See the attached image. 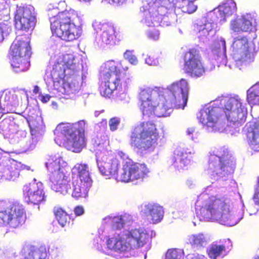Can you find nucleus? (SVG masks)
<instances>
[{"instance_id": "obj_1", "label": "nucleus", "mask_w": 259, "mask_h": 259, "mask_svg": "<svg viewBox=\"0 0 259 259\" xmlns=\"http://www.w3.org/2000/svg\"><path fill=\"white\" fill-rule=\"evenodd\" d=\"M171 96L168 95L159 107L157 98L159 96V89L145 88L139 94L140 109L144 117L150 118L153 116H165L170 108L184 109L187 105L188 96V83L185 79L172 83L169 88Z\"/></svg>"}, {"instance_id": "obj_2", "label": "nucleus", "mask_w": 259, "mask_h": 259, "mask_svg": "<svg viewBox=\"0 0 259 259\" xmlns=\"http://www.w3.org/2000/svg\"><path fill=\"white\" fill-rule=\"evenodd\" d=\"M85 125L84 120L73 123H59L54 132L56 143L59 146L64 145L68 150L73 152H80L86 146Z\"/></svg>"}, {"instance_id": "obj_3", "label": "nucleus", "mask_w": 259, "mask_h": 259, "mask_svg": "<svg viewBox=\"0 0 259 259\" xmlns=\"http://www.w3.org/2000/svg\"><path fill=\"white\" fill-rule=\"evenodd\" d=\"M178 7L174 0H163L159 3L150 2L143 6L144 18L142 20L146 27H167L174 24L176 15L170 10Z\"/></svg>"}, {"instance_id": "obj_4", "label": "nucleus", "mask_w": 259, "mask_h": 259, "mask_svg": "<svg viewBox=\"0 0 259 259\" xmlns=\"http://www.w3.org/2000/svg\"><path fill=\"white\" fill-rule=\"evenodd\" d=\"M125 237L117 234L109 237L106 245L109 250L122 253L127 252L133 248H140L152 241V232L141 228L133 229L124 234Z\"/></svg>"}, {"instance_id": "obj_5", "label": "nucleus", "mask_w": 259, "mask_h": 259, "mask_svg": "<svg viewBox=\"0 0 259 259\" xmlns=\"http://www.w3.org/2000/svg\"><path fill=\"white\" fill-rule=\"evenodd\" d=\"M160 138L156 124L152 121L140 122L132 130L130 144L138 153L153 150Z\"/></svg>"}, {"instance_id": "obj_6", "label": "nucleus", "mask_w": 259, "mask_h": 259, "mask_svg": "<svg viewBox=\"0 0 259 259\" xmlns=\"http://www.w3.org/2000/svg\"><path fill=\"white\" fill-rule=\"evenodd\" d=\"M78 18L77 13L71 9L59 12L56 16L52 17L50 28L53 35L65 41L78 39L82 33L81 28L74 23Z\"/></svg>"}, {"instance_id": "obj_7", "label": "nucleus", "mask_w": 259, "mask_h": 259, "mask_svg": "<svg viewBox=\"0 0 259 259\" xmlns=\"http://www.w3.org/2000/svg\"><path fill=\"white\" fill-rule=\"evenodd\" d=\"M233 202L224 196L211 195L200 209V217L207 221H226L232 217Z\"/></svg>"}, {"instance_id": "obj_8", "label": "nucleus", "mask_w": 259, "mask_h": 259, "mask_svg": "<svg viewBox=\"0 0 259 259\" xmlns=\"http://www.w3.org/2000/svg\"><path fill=\"white\" fill-rule=\"evenodd\" d=\"M121 63L113 60L106 61L101 66L99 91L101 96L109 98L115 90L121 87Z\"/></svg>"}, {"instance_id": "obj_9", "label": "nucleus", "mask_w": 259, "mask_h": 259, "mask_svg": "<svg viewBox=\"0 0 259 259\" xmlns=\"http://www.w3.org/2000/svg\"><path fill=\"white\" fill-rule=\"evenodd\" d=\"M26 219V211L22 203L0 200V228H17L25 223Z\"/></svg>"}, {"instance_id": "obj_10", "label": "nucleus", "mask_w": 259, "mask_h": 259, "mask_svg": "<svg viewBox=\"0 0 259 259\" xmlns=\"http://www.w3.org/2000/svg\"><path fill=\"white\" fill-rule=\"evenodd\" d=\"M228 124L226 130L234 134L239 132V128L246 121L247 111L242 107L241 99L238 96L230 97L226 99L223 107Z\"/></svg>"}, {"instance_id": "obj_11", "label": "nucleus", "mask_w": 259, "mask_h": 259, "mask_svg": "<svg viewBox=\"0 0 259 259\" xmlns=\"http://www.w3.org/2000/svg\"><path fill=\"white\" fill-rule=\"evenodd\" d=\"M30 41L27 35L18 36L10 47L11 65L16 72L25 71L30 66L28 60L32 54Z\"/></svg>"}, {"instance_id": "obj_12", "label": "nucleus", "mask_w": 259, "mask_h": 259, "mask_svg": "<svg viewBox=\"0 0 259 259\" xmlns=\"http://www.w3.org/2000/svg\"><path fill=\"white\" fill-rule=\"evenodd\" d=\"M208 167L216 175L224 177L234 173L235 162L229 150L221 147L210 154Z\"/></svg>"}, {"instance_id": "obj_13", "label": "nucleus", "mask_w": 259, "mask_h": 259, "mask_svg": "<svg viewBox=\"0 0 259 259\" xmlns=\"http://www.w3.org/2000/svg\"><path fill=\"white\" fill-rule=\"evenodd\" d=\"M223 108L209 106L201 109L197 118L204 126L210 132H222L226 130V125L222 120Z\"/></svg>"}, {"instance_id": "obj_14", "label": "nucleus", "mask_w": 259, "mask_h": 259, "mask_svg": "<svg viewBox=\"0 0 259 259\" xmlns=\"http://www.w3.org/2000/svg\"><path fill=\"white\" fill-rule=\"evenodd\" d=\"M232 48L234 58L241 62H252L257 51L255 45L252 42L249 43L246 36L235 37Z\"/></svg>"}, {"instance_id": "obj_15", "label": "nucleus", "mask_w": 259, "mask_h": 259, "mask_svg": "<svg viewBox=\"0 0 259 259\" xmlns=\"http://www.w3.org/2000/svg\"><path fill=\"white\" fill-rule=\"evenodd\" d=\"M183 59L185 72L191 77H200L204 74L205 69L197 49H189L184 53Z\"/></svg>"}, {"instance_id": "obj_16", "label": "nucleus", "mask_w": 259, "mask_h": 259, "mask_svg": "<svg viewBox=\"0 0 259 259\" xmlns=\"http://www.w3.org/2000/svg\"><path fill=\"white\" fill-rule=\"evenodd\" d=\"M73 174L76 175L80 181V185L74 186V191L76 193L86 194L92 184V180L90 177L89 166L85 163H76L73 167Z\"/></svg>"}, {"instance_id": "obj_17", "label": "nucleus", "mask_w": 259, "mask_h": 259, "mask_svg": "<svg viewBox=\"0 0 259 259\" xmlns=\"http://www.w3.org/2000/svg\"><path fill=\"white\" fill-rule=\"evenodd\" d=\"M20 163L6 156H0V180L14 181L20 176Z\"/></svg>"}, {"instance_id": "obj_18", "label": "nucleus", "mask_w": 259, "mask_h": 259, "mask_svg": "<svg viewBox=\"0 0 259 259\" xmlns=\"http://www.w3.org/2000/svg\"><path fill=\"white\" fill-rule=\"evenodd\" d=\"M140 214L145 221L157 224L162 220L164 210L163 206L158 203H148L141 206Z\"/></svg>"}, {"instance_id": "obj_19", "label": "nucleus", "mask_w": 259, "mask_h": 259, "mask_svg": "<svg viewBox=\"0 0 259 259\" xmlns=\"http://www.w3.org/2000/svg\"><path fill=\"white\" fill-rule=\"evenodd\" d=\"M255 19L251 14L243 15L231 22V29L236 32H250L254 28Z\"/></svg>"}, {"instance_id": "obj_20", "label": "nucleus", "mask_w": 259, "mask_h": 259, "mask_svg": "<svg viewBox=\"0 0 259 259\" xmlns=\"http://www.w3.org/2000/svg\"><path fill=\"white\" fill-rule=\"evenodd\" d=\"M245 135L248 144L259 151V123L249 122L245 125Z\"/></svg>"}, {"instance_id": "obj_21", "label": "nucleus", "mask_w": 259, "mask_h": 259, "mask_svg": "<svg viewBox=\"0 0 259 259\" xmlns=\"http://www.w3.org/2000/svg\"><path fill=\"white\" fill-rule=\"evenodd\" d=\"M103 32L100 38L103 43L109 46H114L120 40V35L116 31L113 25L104 24L102 26Z\"/></svg>"}, {"instance_id": "obj_22", "label": "nucleus", "mask_w": 259, "mask_h": 259, "mask_svg": "<svg viewBox=\"0 0 259 259\" xmlns=\"http://www.w3.org/2000/svg\"><path fill=\"white\" fill-rule=\"evenodd\" d=\"M232 246L230 239H224L219 243L214 242L207 249V253L210 258L216 259L227 250H230Z\"/></svg>"}, {"instance_id": "obj_23", "label": "nucleus", "mask_w": 259, "mask_h": 259, "mask_svg": "<svg viewBox=\"0 0 259 259\" xmlns=\"http://www.w3.org/2000/svg\"><path fill=\"white\" fill-rule=\"evenodd\" d=\"M190 155L191 153L187 152L184 149H176L172 159V164L179 169H184L190 163Z\"/></svg>"}, {"instance_id": "obj_24", "label": "nucleus", "mask_w": 259, "mask_h": 259, "mask_svg": "<svg viewBox=\"0 0 259 259\" xmlns=\"http://www.w3.org/2000/svg\"><path fill=\"white\" fill-rule=\"evenodd\" d=\"M119 164L118 160L115 158L107 159L100 162L99 169L102 175L111 178L117 175Z\"/></svg>"}, {"instance_id": "obj_25", "label": "nucleus", "mask_w": 259, "mask_h": 259, "mask_svg": "<svg viewBox=\"0 0 259 259\" xmlns=\"http://www.w3.org/2000/svg\"><path fill=\"white\" fill-rule=\"evenodd\" d=\"M22 252L25 254L24 259H46L47 257L46 248L44 246L36 247L27 245L23 247Z\"/></svg>"}, {"instance_id": "obj_26", "label": "nucleus", "mask_w": 259, "mask_h": 259, "mask_svg": "<svg viewBox=\"0 0 259 259\" xmlns=\"http://www.w3.org/2000/svg\"><path fill=\"white\" fill-rule=\"evenodd\" d=\"M236 5L234 1L229 0L220 6L218 8V14L221 20H224L226 16L232 15L236 11Z\"/></svg>"}, {"instance_id": "obj_27", "label": "nucleus", "mask_w": 259, "mask_h": 259, "mask_svg": "<svg viewBox=\"0 0 259 259\" xmlns=\"http://www.w3.org/2000/svg\"><path fill=\"white\" fill-rule=\"evenodd\" d=\"M16 26L24 31L32 30L35 26V17L24 18L15 16Z\"/></svg>"}, {"instance_id": "obj_28", "label": "nucleus", "mask_w": 259, "mask_h": 259, "mask_svg": "<svg viewBox=\"0 0 259 259\" xmlns=\"http://www.w3.org/2000/svg\"><path fill=\"white\" fill-rule=\"evenodd\" d=\"M56 219L62 227L68 226L71 221L70 215L61 207L55 206L53 210Z\"/></svg>"}, {"instance_id": "obj_29", "label": "nucleus", "mask_w": 259, "mask_h": 259, "mask_svg": "<svg viewBox=\"0 0 259 259\" xmlns=\"http://www.w3.org/2000/svg\"><path fill=\"white\" fill-rule=\"evenodd\" d=\"M130 167L135 180L143 179L149 172V169L145 163H136L130 165Z\"/></svg>"}, {"instance_id": "obj_30", "label": "nucleus", "mask_w": 259, "mask_h": 259, "mask_svg": "<svg viewBox=\"0 0 259 259\" xmlns=\"http://www.w3.org/2000/svg\"><path fill=\"white\" fill-rule=\"evenodd\" d=\"M27 122L32 136H36L44 130L45 126L43 124L42 120L38 116L36 118L29 116L27 119Z\"/></svg>"}, {"instance_id": "obj_31", "label": "nucleus", "mask_w": 259, "mask_h": 259, "mask_svg": "<svg viewBox=\"0 0 259 259\" xmlns=\"http://www.w3.org/2000/svg\"><path fill=\"white\" fill-rule=\"evenodd\" d=\"M246 99L249 105H259V83L253 85L247 91Z\"/></svg>"}, {"instance_id": "obj_32", "label": "nucleus", "mask_w": 259, "mask_h": 259, "mask_svg": "<svg viewBox=\"0 0 259 259\" xmlns=\"http://www.w3.org/2000/svg\"><path fill=\"white\" fill-rule=\"evenodd\" d=\"M79 78L77 79L75 77H69L67 81H63V88L64 89V94H69L73 93L78 89L79 86Z\"/></svg>"}, {"instance_id": "obj_33", "label": "nucleus", "mask_w": 259, "mask_h": 259, "mask_svg": "<svg viewBox=\"0 0 259 259\" xmlns=\"http://www.w3.org/2000/svg\"><path fill=\"white\" fill-rule=\"evenodd\" d=\"M24 194H42L43 185L41 182H33L26 184L23 188Z\"/></svg>"}, {"instance_id": "obj_34", "label": "nucleus", "mask_w": 259, "mask_h": 259, "mask_svg": "<svg viewBox=\"0 0 259 259\" xmlns=\"http://www.w3.org/2000/svg\"><path fill=\"white\" fill-rule=\"evenodd\" d=\"M15 16L24 18L35 17L34 9L31 6L19 7L17 8Z\"/></svg>"}, {"instance_id": "obj_35", "label": "nucleus", "mask_w": 259, "mask_h": 259, "mask_svg": "<svg viewBox=\"0 0 259 259\" xmlns=\"http://www.w3.org/2000/svg\"><path fill=\"white\" fill-rule=\"evenodd\" d=\"M123 215H117L113 218H110V226L113 230H121L123 228L125 221Z\"/></svg>"}, {"instance_id": "obj_36", "label": "nucleus", "mask_w": 259, "mask_h": 259, "mask_svg": "<svg viewBox=\"0 0 259 259\" xmlns=\"http://www.w3.org/2000/svg\"><path fill=\"white\" fill-rule=\"evenodd\" d=\"M206 243L205 237L201 233L192 235L190 238V243L196 247H202L206 245Z\"/></svg>"}, {"instance_id": "obj_37", "label": "nucleus", "mask_w": 259, "mask_h": 259, "mask_svg": "<svg viewBox=\"0 0 259 259\" xmlns=\"http://www.w3.org/2000/svg\"><path fill=\"white\" fill-rule=\"evenodd\" d=\"M120 180L123 182H128L135 180L133 177L130 166L127 164L123 167V172L120 175Z\"/></svg>"}, {"instance_id": "obj_38", "label": "nucleus", "mask_w": 259, "mask_h": 259, "mask_svg": "<svg viewBox=\"0 0 259 259\" xmlns=\"http://www.w3.org/2000/svg\"><path fill=\"white\" fill-rule=\"evenodd\" d=\"M183 254V251L180 249H169L166 253L165 259H182Z\"/></svg>"}, {"instance_id": "obj_39", "label": "nucleus", "mask_w": 259, "mask_h": 259, "mask_svg": "<svg viewBox=\"0 0 259 259\" xmlns=\"http://www.w3.org/2000/svg\"><path fill=\"white\" fill-rule=\"evenodd\" d=\"M73 61L74 58L72 55H67L65 56L63 58V63L65 66L64 69L75 70L76 64L74 63Z\"/></svg>"}, {"instance_id": "obj_40", "label": "nucleus", "mask_w": 259, "mask_h": 259, "mask_svg": "<svg viewBox=\"0 0 259 259\" xmlns=\"http://www.w3.org/2000/svg\"><path fill=\"white\" fill-rule=\"evenodd\" d=\"M149 28L147 31V35L149 38L152 40H157L159 37V31L155 28L156 27H148Z\"/></svg>"}, {"instance_id": "obj_41", "label": "nucleus", "mask_w": 259, "mask_h": 259, "mask_svg": "<svg viewBox=\"0 0 259 259\" xmlns=\"http://www.w3.org/2000/svg\"><path fill=\"white\" fill-rule=\"evenodd\" d=\"M44 195H28V201L30 203L38 204L44 199Z\"/></svg>"}, {"instance_id": "obj_42", "label": "nucleus", "mask_w": 259, "mask_h": 259, "mask_svg": "<svg viewBox=\"0 0 259 259\" xmlns=\"http://www.w3.org/2000/svg\"><path fill=\"white\" fill-rule=\"evenodd\" d=\"M124 58L132 64H135L138 62L136 57L130 51L127 50L125 51L124 53Z\"/></svg>"}, {"instance_id": "obj_43", "label": "nucleus", "mask_w": 259, "mask_h": 259, "mask_svg": "<svg viewBox=\"0 0 259 259\" xmlns=\"http://www.w3.org/2000/svg\"><path fill=\"white\" fill-rule=\"evenodd\" d=\"M120 123V119L117 117L111 118L109 121L110 129L111 131H115L117 130V126Z\"/></svg>"}, {"instance_id": "obj_44", "label": "nucleus", "mask_w": 259, "mask_h": 259, "mask_svg": "<svg viewBox=\"0 0 259 259\" xmlns=\"http://www.w3.org/2000/svg\"><path fill=\"white\" fill-rule=\"evenodd\" d=\"M75 214L76 216H80L84 213V210L82 206L78 205L74 209Z\"/></svg>"}, {"instance_id": "obj_45", "label": "nucleus", "mask_w": 259, "mask_h": 259, "mask_svg": "<svg viewBox=\"0 0 259 259\" xmlns=\"http://www.w3.org/2000/svg\"><path fill=\"white\" fill-rule=\"evenodd\" d=\"M93 145L95 147H98L103 144V142L101 141L99 138H94L93 140Z\"/></svg>"}, {"instance_id": "obj_46", "label": "nucleus", "mask_w": 259, "mask_h": 259, "mask_svg": "<svg viewBox=\"0 0 259 259\" xmlns=\"http://www.w3.org/2000/svg\"><path fill=\"white\" fill-rule=\"evenodd\" d=\"M110 4H115L120 6L125 3L126 0H108Z\"/></svg>"}, {"instance_id": "obj_47", "label": "nucleus", "mask_w": 259, "mask_h": 259, "mask_svg": "<svg viewBox=\"0 0 259 259\" xmlns=\"http://www.w3.org/2000/svg\"><path fill=\"white\" fill-rule=\"evenodd\" d=\"M145 61L146 62L150 65H154L156 63V60L155 59L153 58V57H152L151 56H148L146 59H145Z\"/></svg>"}, {"instance_id": "obj_48", "label": "nucleus", "mask_w": 259, "mask_h": 259, "mask_svg": "<svg viewBox=\"0 0 259 259\" xmlns=\"http://www.w3.org/2000/svg\"><path fill=\"white\" fill-rule=\"evenodd\" d=\"M5 27V25L4 23H0V41L4 39V29Z\"/></svg>"}, {"instance_id": "obj_49", "label": "nucleus", "mask_w": 259, "mask_h": 259, "mask_svg": "<svg viewBox=\"0 0 259 259\" xmlns=\"http://www.w3.org/2000/svg\"><path fill=\"white\" fill-rule=\"evenodd\" d=\"M190 259H207V258L204 255L197 254H194L193 255V256H192L191 257Z\"/></svg>"}, {"instance_id": "obj_50", "label": "nucleus", "mask_w": 259, "mask_h": 259, "mask_svg": "<svg viewBox=\"0 0 259 259\" xmlns=\"http://www.w3.org/2000/svg\"><path fill=\"white\" fill-rule=\"evenodd\" d=\"M118 155L121 159L123 160H126L128 159V156L122 151H119L118 152Z\"/></svg>"}, {"instance_id": "obj_51", "label": "nucleus", "mask_w": 259, "mask_h": 259, "mask_svg": "<svg viewBox=\"0 0 259 259\" xmlns=\"http://www.w3.org/2000/svg\"><path fill=\"white\" fill-rule=\"evenodd\" d=\"M40 97V101L44 103H47L49 100V96L48 95L46 96L39 95Z\"/></svg>"}, {"instance_id": "obj_52", "label": "nucleus", "mask_w": 259, "mask_h": 259, "mask_svg": "<svg viewBox=\"0 0 259 259\" xmlns=\"http://www.w3.org/2000/svg\"><path fill=\"white\" fill-rule=\"evenodd\" d=\"M253 200L256 205H259V195H253Z\"/></svg>"}, {"instance_id": "obj_53", "label": "nucleus", "mask_w": 259, "mask_h": 259, "mask_svg": "<svg viewBox=\"0 0 259 259\" xmlns=\"http://www.w3.org/2000/svg\"><path fill=\"white\" fill-rule=\"evenodd\" d=\"M195 129L193 127L188 128L187 130V134L190 135L194 132Z\"/></svg>"}, {"instance_id": "obj_54", "label": "nucleus", "mask_w": 259, "mask_h": 259, "mask_svg": "<svg viewBox=\"0 0 259 259\" xmlns=\"http://www.w3.org/2000/svg\"><path fill=\"white\" fill-rule=\"evenodd\" d=\"M259 194V177L257 179V186L255 188V194Z\"/></svg>"}, {"instance_id": "obj_55", "label": "nucleus", "mask_w": 259, "mask_h": 259, "mask_svg": "<svg viewBox=\"0 0 259 259\" xmlns=\"http://www.w3.org/2000/svg\"><path fill=\"white\" fill-rule=\"evenodd\" d=\"M39 87L36 85L34 87V89L33 90V92L34 94H37L39 93Z\"/></svg>"}, {"instance_id": "obj_56", "label": "nucleus", "mask_w": 259, "mask_h": 259, "mask_svg": "<svg viewBox=\"0 0 259 259\" xmlns=\"http://www.w3.org/2000/svg\"><path fill=\"white\" fill-rule=\"evenodd\" d=\"M205 31V32L207 33V34H208V32H209V30H207L205 27H203L202 29H200L199 30V31L200 32V31Z\"/></svg>"}, {"instance_id": "obj_57", "label": "nucleus", "mask_w": 259, "mask_h": 259, "mask_svg": "<svg viewBox=\"0 0 259 259\" xmlns=\"http://www.w3.org/2000/svg\"><path fill=\"white\" fill-rule=\"evenodd\" d=\"M79 1H82V2H91L92 0H78Z\"/></svg>"}, {"instance_id": "obj_58", "label": "nucleus", "mask_w": 259, "mask_h": 259, "mask_svg": "<svg viewBox=\"0 0 259 259\" xmlns=\"http://www.w3.org/2000/svg\"><path fill=\"white\" fill-rule=\"evenodd\" d=\"M52 105L54 106V107H57V104L56 103H55L54 102H53L52 103Z\"/></svg>"}, {"instance_id": "obj_59", "label": "nucleus", "mask_w": 259, "mask_h": 259, "mask_svg": "<svg viewBox=\"0 0 259 259\" xmlns=\"http://www.w3.org/2000/svg\"><path fill=\"white\" fill-rule=\"evenodd\" d=\"M255 259H259V256H258L256 257H255Z\"/></svg>"}, {"instance_id": "obj_60", "label": "nucleus", "mask_w": 259, "mask_h": 259, "mask_svg": "<svg viewBox=\"0 0 259 259\" xmlns=\"http://www.w3.org/2000/svg\"><path fill=\"white\" fill-rule=\"evenodd\" d=\"M223 42H224V45H225V40H223Z\"/></svg>"}]
</instances>
